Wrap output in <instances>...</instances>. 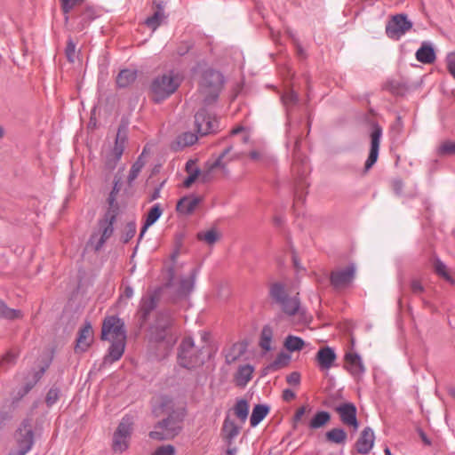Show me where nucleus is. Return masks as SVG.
Here are the masks:
<instances>
[{"instance_id":"nucleus-1","label":"nucleus","mask_w":455,"mask_h":455,"mask_svg":"<svg viewBox=\"0 0 455 455\" xmlns=\"http://www.w3.org/2000/svg\"><path fill=\"white\" fill-rule=\"evenodd\" d=\"M101 339L110 343L104 363H112L118 361L124 353L126 344L124 322L114 315L107 316L102 323Z\"/></svg>"},{"instance_id":"nucleus-2","label":"nucleus","mask_w":455,"mask_h":455,"mask_svg":"<svg viewBox=\"0 0 455 455\" xmlns=\"http://www.w3.org/2000/svg\"><path fill=\"white\" fill-rule=\"evenodd\" d=\"M155 412L159 416L168 414V418L159 422L149 436L156 440H169L174 438L181 429L182 413L174 409L172 399L162 397L155 407Z\"/></svg>"},{"instance_id":"nucleus-3","label":"nucleus","mask_w":455,"mask_h":455,"mask_svg":"<svg viewBox=\"0 0 455 455\" xmlns=\"http://www.w3.org/2000/svg\"><path fill=\"white\" fill-rule=\"evenodd\" d=\"M181 76L168 71L156 76L149 86V97L156 103H160L172 95L181 84Z\"/></svg>"},{"instance_id":"nucleus-4","label":"nucleus","mask_w":455,"mask_h":455,"mask_svg":"<svg viewBox=\"0 0 455 455\" xmlns=\"http://www.w3.org/2000/svg\"><path fill=\"white\" fill-rule=\"evenodd\" d=\"M223 85L220 73L213 70L206 71L201 80L199 92L204 101L210 104L216 100Z\"/></svg>"},{"instance_id":"nucleus-5","label":"nucleus","mask_w":455,"mask_h":455,"mask_svg":"<svg viewBox=\"0 0 455 455\" xmlns=\"http://www.w3.org/2000/svg\"><path fill=\"white\" fill-rule=\"evenodd\" d=\"M231 148H226L223 153L212 163H207V172H193L188 173V177L185 179L183 185L185 188H189L198 177H201L202 180L204 182H206L210 180V174L217 170L220 169L222 171L223 173H226V166L228 162L234 160V159H240L242 158L244 154L239 153L235 154L234 156L229 158L228 160H225L227 156L230 153Z\"/></svg>"},{"instance_id":"nucleus-6","label":"nucleus","mask_w":455,"mask_h":455,"mask_svg":"<svg viewBox=\"0 0 455 455\" xmlns=\"http://www.w3.org/2000/svg\"><path fill=\"white\" fill-rule=\"evenodd\" d=\"M271 296L283 307V311L288 315H295L299 309V302L297 298L298 292L291 295L281 283H275L270 290Z\"/></svg>"},{"instance_id":"nucleus-7","label":"nucleus","mask_w":455,"mask_h":455,"mask_svg":"<svg viewBox=\"0 0 455 455\" xmlns=\"http://www.w3.org/2000/svg\"><path fill=\"white\" fill-rule=\"evenodd\" d=\"M132 426L133 420L131 416L123 418L113 437V449L115 451L123 452L128 448Z\"/></svg>"},{"instance_id":"nucleus-8","label":"nucleus","mask_w":455,"mask_h":455,"mask_svg":"<svg viewBox=\"0 0 455 455\" xmlns=\"http://www.w3.org/2000/svg\"><path fill=\"white\" fill-rule=\"evenodd\" d=\"M15 438L17 442V451L14 455H25L31 450L34 443V435L30 420L22 422L16 433Z\"/></svg>"},{"instance_id":"nucleus-9","label":"nucleus","mask_w":455,"mask_h":455,"mask_svg":"<svg viewBox=\"0 0 455 455\" xmlns=\"http://www.w3.org/2000/svg\"><path fill=\"white\" fill-rule=\"evenodd\" d=\"M412 28V23L404 14H397L392 17L386 26V33L391 39L398 40Z\"/></svg>"},{"instance_id":"nucleus-10","label":"nucleus","mask_w":455,"mask_h":455,"mask_svg":"<svg viewBox=\"0 0 455 455\" xmlns=\"http://www.w3.org/2000/svg\"><path fill=\"white\" fill-rule=\"evenodd\" d=\"M126 143L127 137L125 132L118 130L114 147L109 150V152L106 153L105 156V164L109 170L114 169L121 159L126 147Z\"/></svg>"},{"instance_id":"nucleus-11","label":"nucleus","mask_w":455,"mask_h":455,"mask_svg":"<svg viewBox=\"0 0 455 455\" xmlns=\"http://www.w3.org/2000/svg\"><path fill=\"white\" fill-rule=\"evenodd\" d=\"M195 350V342L191 338H185L181 344L179 353L180 363L186 368H192L203 363L198 355H188L189 351Z\"/></svg>"},{"instance_id":"nucleus-12","label":"nucleus","mask_w":455,"mask_h":455,"mask_svg":"<svg viewBox=\"0 0 455 455\" xmlns=\"http://www.w3.org/2000/svg\"><path fill=\"white\" fill-rule=\"evenodd\" d=\"M354 277L355 267L353 266H348L344 268L332 271L331 275V283L338 290L345 289L352 283Z\"/></svg>"},{"instance_id":"nucleus-13","label":"nucleus","mask_w":455,"mask_h":455,"mask_svg":"<svg viewBox=\"0 0 455 455\" xmlns=\"http://www.w3.org/2000/svg\"><path fill=\"white\" fill-rule=\"evenodd\" d=\"M382 136V129L379 125L374 124L371 132V149L369 156L365 162V170H370L372 165L377 162L379 156V149L380 139Z\"/></svg>"},{"instance_id":"nucleus-14","label":"nucleus","mask_w":455,"mask_h":455,"mask_svg":"<svg viewBox=\"0 0 455 455\" xmlns=\"http://www.w3.org/2000/svg\"><path fill=\"white\" fill-rule=\"evenodd\" d=\"M171 279L168 283L179 295H187L189 293L195 283L196 275L191 273L186 276L177 277L174 274L171 273Z\"/></svg>"},{"instance_id":"nucleus-15","label":"nucleus","mask_w":455,"mask_h":455,"mask_svg":"<svg viewBox=\"0 0 455 455\" xmlns=\"http://www.w3.org/2000/svg\"><path fill=\"white\" fill-rule=\"evenodd\" d=\"M195 123L197 132L202 135L212 132L218 128L217 119L206 114L204 110H201L196 114Z\"/></svg>"},{"instance_id":"nucleus-16","label":"nucleus","mask_w":455,"mask_h":455,"mask_svg":"<svg viewBox=\"0 0 455 455\" xmlns=\"http://www.w3.org/2000/svg\"><path fill=\"white\" fill-rule=\"evenodd\" d=\"M94 339L93 330L91 323H86L78 331L76 353H84L88 350Z\"/></svg>"},{"instance_id":"nucleus-17","label":"nucleus","mask_w":455,"mask_h":455,"mask_svg":"<svg viewBox=\"0 0 455 455\" xmlns=\"http://www.w3.org/2000/svg\"><path fill=\"white\" fill-rule=\"evenodd\" d=\"M243 426V424H241L239 421H235L230 417V415H227L221 428L223 439L230 444L233 440L238 436Z\"/></svg>"},{"instance_id":"nucleus-18","label":"nucleus","mask_w":455,"mask_h":455,"mask_svg":"<svg viewBox=\"0 0 455 455\" xmlns=\"http://www.w3.org/2000/svg\"><path fill=\"white\" fill-rule=\"evenodd\" d=\"M336 411L343 424L352 427L355 430L358 428L356 408L353 403H343L337 407Z\"/></svg>"},{"instance_id":"nucleus-19","label":"nucleus","mask_w":455,"mask_h":455,"mask_svg":"<svg viewBox=\"0 0 455 455\" xmlns=\"http://www.w3.org/2000/svg\"><path fill=\"white\" fill-rule=\"evenodd\" d=\"M336 354L330 347H324L318 350L315 361L321 371H328L336 361Z\"/></svg>"},{"instance_id":"nucleus-20","label":"nucleus","mask_w":455,"mask_h":455,"mask_svg":"<svg viewBox=\"0 0 455 455\" xmlns=\"http://www.w3.org/2000/svg\"><path fill=\"white\" fill-rule=\"evenodd\" d=\"M160 298V290L148 291L140 301V314L146 319L148 314L156 307Z\"/></svg>"},{"instance_id":"nucleus-21","label":"nucleus","mask_w":455,"mask_h":455,"mask_svg":"<svg viewBox=\"0 0 455 455\" xmlns=\"http://www.w3.org/2000/svg\"><path fill=\"white\" fill-rule=\"evenodd\" d=\"M374 439L373 431L371 428L366 427L363 430L356 442V451L361 454L369 453L373 447Z\"/></svg>"},{"instance_id":"nucleus-22","label":"nucleus","mask_w":455,"mask_h":455,"mask_svg":"<svg viewBox=\"0 0 455 455\" xmlns=\"http://www.w3.org/2000/svg\"><path fill=\"white\" fill-rule=\"evenodd\" d=\"M345 368L354 376H360L365 370L361 357L353 352L346 354Z\"/></svg>"},{"instance_id":"nucleus-23","label":"nucleus","mask_w":455,"mask_h":455,"mask_svg":"<svg viewBox=\"0 0 455 455\" xmlns=\"http://www.w3.org/2000/svg\"><path fill=\"white\" fill-rule=\"evenodd\" d=\"M115 216L108 215L100 222V230L101 232L99 242L95 244V250H100L107 239L113 234V221Z\"/></svg>"},{"instance_id":"nucleus-24","label":"nucleus","mask_w":455,"mask_h":455,"mask_svg":"<svg viewBox=\"0 0 455 455\" xmlns=\"http://www.w3.org/2000/svg\"><path fill=\"white\" fill-rule=\"evenodd\" d=\"M201 198L195 196H185L181 198L177 204V212L179 213L188 215L191 214L197 207Z\"/></svg>"},{"instance_id":"nucleus-25","label":"nucleus","mask_w":455,"mask_h":455,"mask_svg":"<svg viewBox=\"0 0 455 455\" xmlns=\"http://www.w3.org/2000/svg\"><path fill=\"white\" fill-rule=\"evenodd\" d=\"M254 372V367L251 364H243L239 366L234 376L235 382L239 387H245L251 379Z\"/></svg>"},{"instance_id":"nucleus-26","label":"nucleus","mask_w":455,"mask_h":455,"mask_svg":"<svg viewBox=\"0 0 455 455\" xmlns=\"http://www.w3.org/2000/svg\"><path fill=\"white\" fill-rule=\"evenodd\" d=\"M172 320L169 315H161L156 325L153 327V332L155 333L156 340H164L166 337V334H163L166 330L171 326Z\"/></svg>"},{"instance_id":"nucleus-27","label":"nucleus","mask_w":455,"mask_h":455,"mask_svg":"<svg viewBox=\"0 0 455 455\" xmlns=\"http://www.w3.org/2000/svg\"><path fill=\"white\" fill-rule=\"evenodd\" d=\"M163 214V209L159 204H155L148 212L144 225L141 228L140 237L141 238L147 229L151 227Z\"/></svg>"},{"instance_id":"nucleus-28","label":"nucleus","mask_w":455,"mask_h":455,"mask_svg":"<svg viewBox=\"0 0 455 455\" xmlns=\"http://www.w3.org/2000/svg\"><path fill=\"white\" fill-rule=\"evenodd\" d=\"M416 59L424 64H431L435 60V53L432 46L423 44L416 52Z\"/></svg>"},{"instance_id":"nucleus-29","label":"nucleus","mask_w":455,"mask_h":455,"mask_svg":"<svg viewBox=\"0 0 455 455\" xmlns=\"http://www.w3.org/2000/svg\"><path fill=\"white\" fill-rule=\"evenodd\" d=\"M233 414L237 418V421L244 424L249 414V403L244 399H239L234 405Z\"/></svg>"},{"instance_id":"nucleus-30","label":"nucleus","mask_w":455,"mask_h":455,"mask_svg":"<svg viewBox=\"0 0 455 455\" xmlns=\"http://www.w3.org/2000/svg\"><path fill=\"white\" fill-rule=\"evenodd\" d=\"M197 140V136L193 132H184L177 137L176 140L172 143V148L180 150L183 148L195 144Z\"/></svg>"},{"instance_id":"nucleus-31","label":"nucleus","mask_w":455,"mask_h":455,"mask_svg":"<svg viewBox=\"0 0 455 455\" xmlns=\"http://www.w3.org/2000/svg\"><path fill=\"white\" fill-rule=\"evenodd\" d=\"M269 407L264 404H257L250 417V424L252 427L258 426L268 414Z\"/></svg>"},{"instance_id":"nucleus-32","label":"nucleus","mask_w":455,"mask_h":455,"mask_svg":"<svg viewBox=\"0 0 455 455\" xmlns=\"http://www.w3.org/2000/svg\"><path fill=\"white\" fill-rule=\"evenodd\" d=\"M137 77V72L132 69H123L116 77V84L119 87H127L132 84Z\"/></svg>"},{"instance_id":"nucleus-33","label":"nucleus","mask_w":455,"mask_h":455,"mask_svg":"<svg viewBox=\"0 0 455 455\" xmlns=\"http://www.w3.org/2000/svg\"><path fill=\"white\" fill-rule=\"evenodd\" d=\"M273 336V329L268 325L264 326L260 333L259 347L265 352H268L272 349L271 344Z\"/></svg>"},{"instance_id":"nucleus-34","label":"nucleus","mask_w":455,"mask_h":455,"mask_svg":"<svg viewBox=\"0 0 455 455\" xmlns=\"http://www.w3.org/2000/svg\"><path fill=\"white\" fill-rule=\"evenodd\" d=\"M245 352V346L242 343L234 344L226 354V362L228 364L235 363Z\"/></svg>"},{"instance_id":"nucleus-35","label":"nucleus","mask_w":455,"mask_h":455,"mask_svg":"<svg viewBox=\"0 0 455 455\" xmlns=\"http://www.w3.org/2000/svg\"><path fill=\"white\" fill-rule=\"evenodd\" d=\"M290 361L291 355L286 353L281 352L276 355L275 359L267 367V369L271 371H278L280 369L286 367L289 364Z\"/></svg>"},{"instance_id":"nucleus-36","label":"nucleus","mask_w":455,"mask_h":455,"mask_svg":"<svg viewBox=\"0 0 455 455\" xmlns=\"http://www.w3.org/2000/svg\"><path fill=\"white\" fill-rule=\"evenodd\" d=\"M331 420V415L327 411L317 412L309 421V427L317 429L327 425Z\"/></svg>"},{"instance_id":"nucleus-37","label":"nucleus","mask_w":455,"mask_h":455,"mask_svg":"<svg viewBox=\"0 0 455 455\" xmlns=\"http://www.w3.org/2000/svg\"><path fill=\"white\" fill-rule=\"evenodd\" d=\"M164 19L165 15L163 7L160 4H157V10L151 17L146 20V24L148 28L155 31L161 25Z\"/></svg>"},{"instance_id":"nucleus-38","label":"nucleus","mask_w":455,"mask_h":455,"mask_svg":"<svg viewBox=\"0 0 455 455\" xmlns=\"http://www.w3.org/2000/svg\"><path fill=\"white\" fill-rule=\"evenodd\" d=\"M326 439L329 442L341 444L345 443L347 440V433L341 428H332L325 434Z\"/></svg>"},{"instance_id":"nucleus-39","label":"nucleus","mask_w":455,"mask_h":455,"mask_svg":"<svg viewBox=\"0 0 455 455\" xmlns=\"http://www.w3.org/2000/svg\"><path fill=\"white\" fill-rule=\"evenodd\" d=\"M220 237V233L214 228L201 231L197 234V238L209 245L215 243Z\"/></svg>"},{"instance_id":"nucleus-40","label":"nucleus","mask_w":455,"mask_h":455,"mask_svg":"<svg viewBox=\"0 0 455 455\" xmlns=\"http://www.w3.org/2000/svg\"><path fill=\"white\" fill-rule=\"evenodd\" d=\"M305 343L302 339L289 335L284 340L283 346L290 352L299 351L303 348Z\"/></svg>"},{"instance_id":"nucleus-41","label":"nucleus","mask_w":455,"mask_h":455,"mask_svg":"<svg viewBox=\"0 0 455 455\" xmlns=\"http://www.w3.org/2000/svg\"><path fill=\"white\" fill-rule=\"evenodd\" d=\"M0 317L9 320H14L21 318L22 314L20 310L11 308L3 301H0Z\"/></svg>"},{"instance_id":"nucleus-42","label":"nucleus","mask_w":455,"mask_h":455,"mask_svg":"<svg viewBox=\"0 0 455 455\" xmlns=\"http://www.w3.org/2000/svg\"><path fill=\"white\" fill-rule=\"evenodd\" d=\"M249 156L251 160L258 162L262 164H267L271 162L270 156L264 150L255 149L249 153Z\"/></svg>"},{"instance_id":"nucleus-43","label":"nucleus","mask_w":455,"mask_h":455,"mask_svg":"<svg viewBox=\"0 0 455 455\" xmlns=\"http://www.w3.org/2000/svg\"><path fill=\"white\" fill-rule=\"evenodd\" d=\"M434 268L435 273L442 276L443 279L450 283H453V279L451 275H450L447 267L443 262H442L440 259H435L434 262Z\"/></svg>"},{"instance_id":"nucleus-44","label":"nucleus","mask_w":455,"mask_h":455,"mask_svg":"<svg viewBox=\"0 0 455 455\" xmlns=\"http://www.w3.org/2000/svg\"><path fill=\"white\" fill-rule=\"evenodd\" d=\"M136 234V225L134 222L127 223L124 228V234L122 240L124 243H128Z\"/></svg>"},{"instance_id":"nucleus-45","label":"nucleus","mask_w":455,"mask_h":455,"mask_svg":"<svg viewBox=\"0 0 455 455\" xmlns=\"http://www.w3.org/2000/svg\"><path fill=\"white\" fill-rule=\"evenodd\" d=\"M84 0H60L61 8L64 13H68L74 8L84 4Z\"/></svg>"},{"instance_id":"nucleus-46","label":"nucleus","mask_w":455,"mask_h":455,"mask_svg":"<svg viewBox=\"0 0 455 455\" xmlns=\"http://www.w3.org/2000/svg\"><path fill=\"white\" fill-rule=\"evenodd\" d=\"M202 339H203L204 345L202 347H196L195 346V350L194 351H189V353H188V355H199V359L203 360L202 356L204 355V354L205 352H207L209 350V345H208V342L205 339V334H204L202 336Z\"/></svg>"},{"instance_id":"nucleus-47","label":"nucleus","mask_w":455,"mask_h":455,"mask_svg":"<svg viewBox=\"0 0 455 455\" xmlns=\"http://www.w3.org/2000/svg\"><path fill=\"white\" fill-rule=\"evenodd\" d=\"M310 411V408L308 406H301L299 409H297L294 417H293V425L294 427H297V424L299 423L302 420L303 416Z\"/></svg>"},{"instance_id":"nucleus-48","label":"nucleus","mask_w":455,"mask_h":455,"mask_svg":"<svg viewBox=\"0 0 455 455\" xmlns=\"http://www.w3.org/2000/svg\"><path fill=\"white\" fill-rule=\"evenodd\" d=\"M66 56L70 62H75L76 59V44L71 40L68 42Z\"/></svg>"},{"instance_id":"nucleus-49","label":"nucleus","mask_w":455,"mask_h":455,"mask_svg":"<svg viewBox=\"0 0 455 455\" xmlns=\"http://www.w3.org/2000/svg\"><path fill=\"white\" fill-rule=\"evenodd\" d=\"M152 455H175V449L172 445H163L158 447Z\"/></svg>"},{"instance_id":"nucleus-50","label":"nucleus","mask_w":455,"mask_h":455,"mask_svg":"<svg viewBox=\"0 0 455 455\" xmlns=\"http://www.w3.org/2000/svg\"><path fill=\"white\" fill-rule=\"evenodd\" d=\"M439 151L442 154H445V155L455 154V142H452V141H445V142H443L440 146Z\"/></svg>"},{"instance_id":"nucleus-51","label":"nucleus","mask_w":455,"mask_h":455,"mask_svg":"<svg viewBox=\"0 0 455 455\" xmlns=\"http://www.w3.org/2000/svg\"><path fill=\"white\" fill-rule=\"evenodd\" d=\"M59 399V391L56 388H52L48 391L45 401L49 406L54 404Z\"/></svg>"},{"instance_id":"nucleus-52","label":"nucleus","mask_w":455,"mask_h":455,"mask_svg":"<svg viewBox=\"0 0 455 455\" xmlns=\"http://www.w3.org/2000/svg\"><path fill=\"white\" fill-rule=\"evenodd\" d=\"M286 381L292 386H299L300 383V374L298 371H292L286 377Z\"/></svg>"},{"instance_id":"nucleus-53","label":"nucleus","mask_w":455,"mask_h":455,"mask_svg":"<svg viewBox=\"0 0 455 455\" xmlns=\"http://www.w3.org/2000/svg\"><path fill=\"white\" fill-rule=\"evenodd\" d=\"M16 356L12 353H7L0 362V366L4 367L5 365L13 364L15 362Z\"/></svg>"},{"instance_id":"nucleus-54","label":"nucleus","mask_w":455,"mask_h":455,"mask_svg":"<svg viewBox=\"0 0 455 455\" xmlns=\"http://www.w3.org/2000/svg\"><path fill=\"white\" fill-rule=\"evenodd\" d=\"M140 169H141V164H139L138 163L137 164H134L130 171V173H129V176H128V180L130 182H132V180H134L139 172H140Z\"/></svg>"},{"instance_id":"nucleus-55","label":"nucleus","mask_w":455,"mask_h":455,"mask_svg":"<svg viewBox=\"0 0 455 455\" xmlns=\"http://www.w3.org/2000/svg\"><path fill=\"white\" fill-rule=\"evenodd\" d=\"M411 291L415 294H419V293L423 292V291H424V288H423L421 283L418 280H413L411 282Z\"/></svg>"},{"instance_id":"nucleus-56","label":"nucleus","mask_w":455,"mask_h":455,"mask_svg":"<svg viewBox=\"0 0 455 455\" xmlns=\"http://www.w3.org/2000/svg\"><path fill=\"white\" fill-rule=\"evenodd\" d=\"M186 171L188 173H193V172H200V171L198 170L197 166H196V163L193 160H189L187 164H186Z\"/></svg>"},{"instance_id":"nucleus-57","label":"nucleus","mask_w":455,"mask_h":455,"mask_svg":"<svg viewBox=\"0 0 455 455\" xmlns=\"http://www.w3.org/2000/svg\"><path fill=\"white\" fill-rule=\"evenodd\" d=\"M133 296V289L130 286H126L120 296L121 299H130Z\"/></svg>"},{"instance_id":"nucleus-58","label":"nucleus","mask_w":455,"mask_h":455,"mask_svg":"<svg viewBox=\"0 0 455 455\" xmlns=\"http://www.w3.org/2000/svg\"><path fill=\"white\" fill-rule=\"evenodd\" d=\"M295 396V393L291 389H285L283 392V398L287 402L293 400Z\"/></svg>"},{"instance_id":"nucleus-59","label":"nucleus","mask_w":455,"mask_h":455,"mask_svg":"<svg viewBox=\"0 0 455 455\" xmlns=\"http://www.w3.org/2000/svg\"><path fill=\"white\" fill-rule=\"evenodd\" d=\"M295 100H296V95H294L293 93H291V94L283 97V100L285 103L291 102Z\"/></svg>"},{"instance_id":"nucleus-60","label":"nucleus","mask_w":455,"mask_h":455,"mask_svg":"<svg viewBox=\"0 0 455 455\" xmlns=\"http://www.w3.org/2000/svg\"><path fill=\"white\" fill-rule=\"evenodd\" d=\"M419 435H420V437H421L422 441H423L426 444H427V445H430V444H431L430 441L428 440V438L427 437V435H426L423 432H420V433H419Z\"/></svg>"},{"instance_id":"nucleus-61","label":"nucleus","mask_w":455,"mask_h":455,"mask_svg":"<svg viewBox=\"0 0 455 455\" xmlns=\"http://www.w3.org/2000/svg\"><path fill=\"white\" fill-rule=\"evenodd\" d=\"M243 126H238V127L234 128V129L231 131V134H232V135H235V134H237V133H239V132H243Z\"/></svg>"},{"instance_id":"nucleus-62","label":"nucleus","mask_w":455,"mask_h":455,"mask_svg":"<svg viewBox=\"0 0 455 455\" xmlns=\"http://www.w3.org/2000/svg\"><path fill=\"white\" fill-rule=\"evenodd\" d=\"M158 196H159V191H156L154 193V195L152 196L151 200H155V199L158 198Z\"/></svg>"},{"instance_id":"nucleus-63","label":"nucleus","mask_w":455,"mask_h":455,"mask_svg":"<svg viewBox=\"0 0 455 455\" xmlns=\"http://www.w3.org/2000/svg\"><path fill=\"white\" fill-rule=\"evenodd\" d=\"M243 142H244V143H247V142L249 141V136H248V134H244V135H243Z\"/></svg>"},{"instance_id":"nucleus-64","label":"nucleus","mask_w":455,"mask_h":455,"mask_svg":"<svg viewBox=\"0 0 455 455\" xmlns=\"http://www.w3.org/2000/svg\"><path fill=\"white\" fill-rule=\"evenodd\" d=\"M384 451H385V455H392L390 450L387 447L385 449Z\"/></svg>"}]
</instances>
